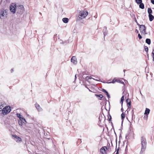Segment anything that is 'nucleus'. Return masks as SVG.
<instances>
[{"label": "nucleus", "mask_w": 154, "mask_h": 154, "mask_svg": "<svg viewBox=\"0 0 154 154\" xmlns=\"http://www.w3.org/2000/svg\"><path fill=\"white\" fill-rule=\"evenodd\" d=\"M134 109L132 110V114H134Z\"/></svg>", "instance_id": "46"}, {"label": "nucleus", "mask_w": 154, "mask_h": 154, "mask_svg": "<svg viewBox=\"0 0 154 154\" xmlns=\"http://www.w3.org/2000/svg\"><path fill=\"white\" fill-rule=\"evenodd\" d=\"M119 147L118 148L117 150H116V154H119Z\"/></svg>", "instance_id": "38"}, {"label": "nucleus", "mask_w": 154, "mask_h": 154, "mask_svg": "<svg viewBox=\"0 0 154 154\" xmlns=\"http://www.w3.org/2000/svg\"><path fill=\"white\" fill-rule=\"evenodd\" d=\"M127 135H126V139H127Z\"/></svg>", "instance_id": "62"}, {"label": "nucleus", "mask_w": 154, "mask_h": 154, "mask_svg": "<svg viewBox=\"0 0 154 154\" xmlns=\"http://www.w3.org/2000/svg\"><path fill=\"white\" fill-rule=\"evenodd\" d=\"M12 136L14 137V140L17 142H20L22 141L20 137L16 135L13 134Z\"/></svg>", "instance_id": "8"}, {"label": "nucleus", "mask_w": 154, "mask_h": 154, "mask_svg": "<svg viewBox=\"0 0 154 154\" xmlns=\"http://www.w3.org/2000/svg\"><path fill=\"white\" fill-rule=\"evenodd\" d=\"M17 14H21L23 13L24 8L23 5H20L18 6L16 9Z\"/></svg>", "instance_id": "6"}, {"label": "nucleus", "mask_w": 154, "mask_h": 154, "mask_svg": "<svg viewBox=\"0 0 154 154\" xmlns=\"http://www.w3.org/2000/svg\"><path fill=\"white\" fill-rule=\"evenodd\" d=\"M103 35H104V38H105V36L107 34V32H106V31H104V30H103Z\"/></svg>", "instance_id": "28"}, {"label": "nucleus", "mask_w": 154, "mask_h": 154, "mask_svg": "<svg viewBox=\"0 0 154 154\" xmlns=\"http://www.w3.org/2000/svg\"><path fill=\"white\" fill-rule=\"evenodd\" d=\"M124 91L123 92V93H124Z\"/></svg>", "instance_id": "64"}, {"label": "nucleus", "mask_w": 154, "mask_h": 154, "mask_svg": "<svg viewBox=\"0 0 154 154\" xmlns=\"http://www.w3.org/2000/svg\"><path fill=\"white\" fill-rule=\"evenodd\" d=\"M95 96L96 97H98V96H99V94H95Z\"/></svg>", "instance_id": "48"}, {"label": "nucleus", "mask_w": 154, "mask_h": 154, "mask_svg": "<svg viewBox=\"0 0 154 154\" xmlns=\"http://www.w3.org/2000/svg\"><path fill=\"white\" fill-rule=\"evenodd\" d=\"M20 120L22 122H23L24 124H25L26 123V122L25 119L24 118H23L21 120Z\"/></svg>", "instance_id": "27"}, {"label": "nucleus", "mask_w": 154, "mask_h": 154, "mask_svg": "<svg viewBox=\"0 0 154 154\" xmlns=\"http://www.w3.org/2000/svg\"><path fill=\"white\" fill-rule=\"evenodd\" d=\"M134 114H132V118L133 117Z\"/></svg>", "instance_id": "58"}, {"label": "nucleus", "mask_w": 154, "mask_h": 154, "mask_svg": "<svg viewBox=\"0 0 154 154\" xmlns=\"http://www.w3.org/2000/svg\"><path fill=\"white\" fill-rule=\"evenodd\" d=\"M16 4L14 3H12L10 6L9 9L10 11L13 14L16 13Z\"/></svg>", "instance_id": "7"}, {"label": "nucleus", "mask_w": 154, "mask_h": 154, "mask_svg": "<svg viewBox=\"0 0 154 154\" xmlns=\"http://www.w3.org/2000/svg\"><path fill=\"white\" fill-rule=\"evenodd\" d=\"M93 79L94 80H95L97 81H99V82H103L102 81H101L100 80H98V79H94V78H93Z\"/></svg>", "instance_id": "40"}, {"label": "nucleus", "mask_w": 154, "mask_h": 154, "mask_svg": "<svg viewBox=\"0 0 154 154\" xmlns=\"http://www.w3.org/2000/svg\"><path fill=\"white\" fill-rule=\"evenodd\" d=\"M78 11L79 14L78 17L80 19L85 18L88 14V12L85 9L83 11L79 10Z\"/></svg>", "instance_id": "2"}, {"label": "nucleus", "mask_w": 154, "mask_h": 154, "mask_svg": "<svg viewBox=\"0 0 154 154\" xmlns=\"http://www.w3.org/2000/svg\"><path fill=\"white\" fill-rule=\"evenodd\" d=\"M140 94L141 95V96H142V97H143V95H142V93H141V91H140Z\"/></svg>", "instance_id": "55"}, {"label": "nucleus", "mask_w": 154, "mask_h": 154, "mask_svg": "<svg viewBox=\"0 0 154 154\" xmlns=\"http://www.w3.org/2000/svg\"><path fill=\"white\" fill-rule=\"evenodd\" d=\"M71 61L74 64H76L77 63V60L76 57L75 56H73L71 59Z\"/></svg>", "instance_id": "9"}, {"label": "nucleus", "mask_w": 154, "mask_h": 154, "mask_svg": "<svg viewBox=\"0 0 154 154\" xmlns=\"http://www.w3.org/2000/svg\"><path fill=\"white\" fill-rule=\"evenodd\" d=\"M135 2L137 3V4H139V3L141 2H142V0H135Z\"/></svg>", "instance_id": "26"}, {"label": "nucleus", "mask_w": 154, "mask_h": 154, "mask_svg": "<svg viewBox=\"0 0 154 154\" xmlns=\"http://www.w3.org/2000/svg\"><path fill=\"white\" fill-rule=\"evenodd\" d=\"M88 89L89 91L91 92V91L90 89H89V88Z\"/></svg>", "instance_id": "59"}, {"label": "nucleus", "mask_w": 154, "mask_h": 154, "mask_svg": "<svg viewBox=\"0 0 154 154\" xmlns=\"http://www.w3.org/2000/svg\"><path fill=\"white\" fill-rule=\"evenodd\" d=\"M76 77H76V75H75V79H76Z\"/></svg>", "instance_id": "54"}, {"label": "nucleus", "mask_w": 154, "mask_h": 154, "mask_svg": "<svg viewBox=\"0 0 154 154\" xmlns=\"http://www.w3.org/2000/svg\"><path fill=\"white\" fill-rule=\"evenodd\" d=\"M146 54H147L148 59L149 60V54H148V53H146Z\"/></svg>", "instance_id": "44"}, {"label": "nucleus", "mask_w": 154, "mask_h": 154, "mask_svg": "<svg viewBox=\"0 0 154 154\" xmlns=\"http://www.w3.org/2000/svg\"><path fill=\"white\" fill-rule=\"evenodd\" d=\"M117 82L118 83H120L122 84L125 85L124 82H123L122 81V80H121L120 79H118V80L117 81Z\"/></svg>", "instance_id": "24"}, {"label": "nucleus", "mask_w": 154, "mask_h": 154, "mask_svg": "<svg viewBox=\"0 0 154 154\" xmlns=\"http://www.w3.org/2000/svg\"><path fill=\"white\" fill-rule=\"evenodd\" d=\"M85 86L86 88H87L88 89V88L86 85H85Z\"/></svg>", "instance_id": "56"}, {"label": "nucleus", "mask_w": 154, "mask_h": 154, "mask_svg": "<svg viewBox=\"0 0 154 154\" xmlns=\"http://www.w3.org/2000/svg\"><path fill=\"white\" fill-rule=\"evenodd\" d=\"M139 7L141 9H144V5L143 3H142V2L139 3Z\"/></svg>", "instance_id": "14"}, {"label": "nucleus", "mask_w": 154, "mask_h": 154, "mask_svg": "<svg viewBox=\"0 0 154 154\" xmlns=\"http://www.w3.org/2000/svg\"><path fill=\"white\" fill-rule=\"evenodd\" d=\"M77 102L79 103L81 102V101L80 100H79L78 101H77Z\"/></svg>", "instance_id": "52"}, {"label": "nucleus", "mask_w": 154, "mask_h": 154, "mask_svg": "<svg viewBox=\"0 0 154 154\" xmlns=\"http://www.w3.org/2000/svg\"><path fill=\"white\" fill-rule=\"evenodd\" d=\"M39 14H41V13L40 12H39Z\"/></svg>", "instance_id": "63"}, {"label": "nucleus", "mask_w": 154, "mask_h": 154, "mask_svg": "<svg viewBox=\"0 0 154 154\" xmlns=\"http://www.w3.org/2000/svg\"><path fill=\"white\" fill-rule=\"evenodd\" d=\"M85 72H83L82 73L83 74V78H84V76H85Z\"/></svg>", "instance_id": "47"}, {"label": "nucleus", "mask_w": 154, "mask_h": 154, "mask_svg": "<svg viewBox=\"0 0 154 154\" xmlns=\"http://www.w3.org/2000/svg\"><path fill=\"white\" fill-rule=\"evenodd\" d=\"M149 20L150 21H152L154 18V17L153 16V15H152V14L149 15Z\"/></svg>", "instance_id": "18"}, {"label": "nucleus", "mask_w": 154, "mask_h": 154, "mask_svg": "<svg viewBox=\"0 0 154 154\" xmlns=\"http://www.w3.org/2000/svg\"><path fill=\"white\" fill-rule=\"evenodd\" d=\"M150 111V110L149 109L146 108L145 110L144 114L146 116H147L149 114Z\"/></svg>", "instance_id": "13"}, {"label": "nucleus", "mask_w": 154, "mask_h": 154, "mask_svg": "<svg viewBox=\"0 0 154 154\" xmlns=\"http://www.w3.org/2000/svg\"><path fill=\"white\" fill-rule=\"evenodd\" d=\"M127 146H126V148H125V152H126V151H127Z\"/></svg>", "instance_id": "53"}, {"label": "nucleus", "mask_w": 154, "mask_h": 154, "mask_svg": "<svg viewBox=\"0 0 154 154\" xmlns=\"http://www.w3.org/2000/svg\"><path fill=\"white\" fill-rule=\"evenodd\" d=\"M124 96L123 95L122 96V97L121 98V101L120 103L122 104V106L123 102L124 101Z\"/></svg>", "instance_id": "23"}, {"label": "nucleus", "mask_w": 154, "mask_h": 154, "mask_svg": "<svg viewBox=\"0 0 154 154\" xmlns=\"http://www.w3.org/2000/svg\"><path fill=\"white\" fill-rule=\"evenodd\" d=\"M121 111H122V112H123V108H122H122H121Z\"/></svg>", "instance_id": "51"}, {"label": "nucleus", "mask_w": 154, "mask_h": 154, "mask_svg": "<svg viewBox=\"0 0 154 154\" xmlns=\"http://www.w3.org/2000/svg\"><path fill=\"white\" fill-rule=\"evenodd\" d=\"M144 47L145 50L146 52V53H148L149 50L147 46H144Z\"/></svg>", "instance_id": "25"}, {"label": "nucleus", "mask_w": 154, "mask_h": 154, "mask_svg": "<svg viewBox=\"0 0 154 154\" xmlns=\"http://www.w3.org/2000/svg\"><path fill=\"white\" fill-rule=\"evenodd\" d=\"M125 69H124L123 70V71L125 72Z\"/></svg>", "instance_id": "61"}, {"label": "nucleus", "mask_w": 154, "mask_h": 154, "mask_svg": "<svg viewBox=\"0 0 154 154\" xmlns=\"http://www.w3.org/2000/svg\"><path fill=\"white\" fill-rule=\"evenodd\" d=\"M146 43L148 45H150L151 44V40L149 38H147L146 39Z\"/></svg>", "instance_id": "20"}, {"label": "nucleus", "mask_w": 154, "mask_h": 154, "mask_svg": "<svg viewBox=\"0 0 154 154\" xmlns=\"http://www.w3.org/2000/svg\"><path fill=\"white\" fill-rule=\"evenodd\" d=\"M101 91L105 93L107 91L105 89L103 88H102Z\"/></svg>", "instance_id": "37"}, {"label": "nucleus", "mask_w": 154, "mask_h": 154, "mask_svg": "<svg viewBox=\"0 0 154 154\" xmlns=\"http://www.w3.org/2000/svg\"><path fill=\"white\" fill-rule=\"evenodd\" d=\"M7 11L2 8L0 10V19H3L5 17L6 18L7 17Z\"/></svg>", "instance_id": "5"}, {"label": "nucleus", "mask_w": 154, "mask_h": 154, "mask_svg": "<svg viewBox=\"0 0 154 154\" xmlns=\"http://www.w3.org/2000/svg\"><path fill=\"white\" fill-rule=\"evenodd\" d=\"M139 26V30L142 35L143 34L144 35L147 34V33L146 32V28L144 25H140Z\"/></svg>", "instance_id": "4"}, {"label": "nucleus", "mask_w": 154, "mask_h": 154, "mask_svg": "<svg viewBox=\"0 0 154 154\" xmlns=\"http://www.w3.org/2000/svg\"><path fill=\"white\" fill-rule=\"evenodd\" d=\"M63 22L65 23H67L69 21V19L66 17L62 19Z\"/></svg>", "instance_id": "17"}, {"label": "nucleus", "mask_w": 154, "mask_h": 154, "mask_svg": "<svg viewBox=\"0 0 154 154\" xmlns=\"http://www.w3.org/2000/svg\"><path fill=\"white\" fill-rule=\"evenodd\" d=\"M111 124L112 126V129L114 131V126H113V123H112V122H111Z\"/></svg>", "instance_id": "39"}, {"label": "nucleus", "mask_w": 154, "mask_h": 154, "mask_svg": "<svg viewBox=\"0 0 154 154\" xmlns=\"http://www.w3.org/2000/svg\"><path fill=\"white\" fill-rule=\"evenodd\" d=\"M126 102L127 103V106L128 107V109H130L131 108V100L130 99L128 98L126 100Z\"/></svg>", "instance_id": "10"}, {"label": "nucleus", "mask_w": 154, "mask_h": 154, "mask_svg": "<svg viewBox=\"0 0 154 154\" xmlns=\"http://www.w3.org/2000/svg\"><path fill=\"white\" fill-rule=\"evenodd\" d=\"M82 142V141H81V139H78V141L77 142V144H78V143H79V144L81 143Z\"/></svg>", "instance_id": "33"}, {"label": "nucleus", "mask_w": 154, "mask_h": 154, "mask_svg": "<svg viewBox=\"0 0 154 154\" xmlns=\"http://www.w3.org/2000/svg\"><path fill=\"white\" fill-rule=\"evenodd\" d=\"M151 3L153 5H154V0H151Z\"/></svg>", "instance_id": "41"}, {"label": "nucleus", "mask_w": 154, "mask_h": 154, "mask_svg": "<svg viewBox=\"0 0 154 154\" xmlns=\"http://www.w3.org/2000/svg\"><path fill=\"white\" fill-rule=\"evenodd\" d=\"M99 96H98L100 98H99V99L100 100H101L102 99V98L103 97V96L102 94H99Z\"/></svg>", "instance_id": "32"}, {"label": "nucleus", "mask_w": 154, "mask_h": 154, "mask_svg": "<svg viewBox=\"0 0 154 154\" xmlns=\"http://www.w3.org/2000/svg\"><path fill=\"white\" fill-rule=\"evenodd\" d=\"M35 105V108L38 111L41 112L42 111V109L38 104L36 103Z\"/></svg>", "instance_id": "11"}, {"label": "nucleus", "mask_w": 154, "mask_h": 154, "mask_svg": "<svg viewBox=\"0 0 154 154\" xmlns=\"http://www.w3.org/2000/svg\"><path fill=\"white\" fill-rule=\"evenodd\" d=\"M152 55H154V49H153L152 52Z\"/></svg>", "instance_id": "43"}, {"label": "nucleus", "mask_w": 154, "mask_h": 154, "mask_svg": "<svg viewBox=\"0 0 154 154\" xmlns=\"http://www.w3.org/2000/svg\"><path fill=\"white\" fill-rule=\"evenodd\" d=\"M131 16H132L134 17V18H136V17H135V15H134V14H131Z\"/></svg>", "instance_id": "42"}, {"label": "nucleus", "mask_w": 154, "mask_h": 154, "mask_svg": "<svg viewBox=\"0 0 154 154\" xmlns=\"http://www.w3.org/2000/svg\"><path fill=\"white\" fill-rule=\"evenodd\" d=\"M108 121L109 122H111V119H112V117L110 115V114L109 112H108Z\"/></svg>", "instance_id": "19"}, {"label": "nucleus", "mask_w": 154, "mask_h": 154, "mask_svg": "<svg viewBox=\"0 0 154 154\" xmlns=\"http://www.w3.org/2000/svg\"><path fill=\"white\" fill-rule=\"evenodd\" d=\"M84 77L86 79V80H88L89 79H91V78L90 77H89L88 76H86V77H85V76H84Z\"/></svg>", "instance_id": "34"}, {"label": "nucleus", "mask_w": 154, "mask_h": 154, "mask_svg": "<svg viewBox=\"0 0 154 154\" xmlns=\"http://www.w3.org/2000/svg\"><path fill=\"white\" fill-rule=\"evenodd\" d=\"M103 117L102 116V114H100V116H99V118H98V119H99V123H100L101 121V120H102L101 119H102V118H103V119H104V118H105V117L104 116L103 113Z\"/></svg>", "instance_id": "12"}, {"label": "nucleus", "mask_w": 154, "mask_h": 154, "mask_svg": "<svg viewBox=\"0 0 154 154\" xmlns=\"http://www.w3.org/2000/svg\"><path fill=\"white\" fill-rule=\"evenodd\" d=\"M138 36L140 39L142 38V37L140 33L138 34Z\"/></svg>", "instance_id": "36"}, {"label": "nucleus", "mask_w": 154, "mask_h": 154, "mask_svg": "<svg viewBox=\"0 0 154 154\" xmlns=\"http://www.w3.org/2000/svg\"><path fill=\"white\" fill-rule=\"evenodd\" d=\"M13 71H14L13 69L12 68L11 69V72H12Z\"/></svg>", "instance_id": "50"}, {"label": "nucleus", "mask_w": 154, "mask_h": 154, "mask_svg": "<svg viewBox=\"0 0 154 154\" xmlns=\"http://www.w3.org/2000/svg\"><path fill=\"white\" fill-rule=\"evenodd\" d=\"M152 10L151 8H148V13L149 14V15L152 14Z\"/></svg>", "instance_id": "22"}, {"label": "nucleus", "mask_w": 154, "mask_h": 154, "mask_svg": "<svg viewBox=\"0 0 154 154\" xmlns=\"http://www.w3.org/2000/svg\"><path fill=\"white\" fill-rule=\"evenodd\" d=\"M11 109L10 106H6L2 109L1 114L3 115H6L9 113L11 111Z\"/></svg>", "instance_id": "3"}, {"label": "nucleus", "mask_w": 154, "mask_h": 154, "mask_svg": "<svg viewBox=\"0 0 154 154\" xmlns=\"http://www.w3.org/2000/svg\"><path fill=\"white\" fill-rule=\"evenodd\" d=\"M135 32L137 33H138L139 32L138 30L137 29H136L135 30Z\"/></svg>", "instance_id": "45"}, {"label": "nucleus", "mask_w": 154, "mask_h": 154, "mask_svg": "<svg viewBox=\"0 0 154 154\" xmlns=\"http://www.w3.org/2000/svg\"><path fill=\"white\" fill-rule=\"evenodd\" d=\"M105 93L107 97V98L109 99V98H110V95L108 93V92L107 91Z\"/></svg>", "instance_id": "29"}, {"label": "nucleus", "mask_w": 154, "mask_h": 154, "mask_svg": "<svg viewBox=\"0 0 154 154\" xmlns=\"http://www.w3.org/2000/svg\"><path fill=\"white\" fill-rule=\"evenodd\" d=\"M23 122H22L20 120L18 121V124H19L21 126H22L23 124Z\"/></svg>", "instance_id": "31"}, {"label": "nucleus", "mask_w": 154, "mask_h": 154, "mask_svg": "<svg viewBox=\"0 0 154 154\" xmlns=\"http://www.w3.org/2000/svg\"><path fill=\"white\" fill-rule=\"evenodd\" d=\"M105 147H106V146L102 147L100 149V152L102 153V154H105L103 151H104V153H105V154H106V150L105 148Z\"/></svg>", "instance_id": "16"}, {"label": "nucleus", "mask_w": 154, "mask_h": 154, "mask_svg": "<svg viewBox=\"0 0 154 154\" xmlns=\"http://www.w3.org/2000/svg\"><path fill=\"white\" fill-rule=\"evenodd\" d=\"M118 80V79L116 78H114L112 81V83H114L115 82H117V81Z\"/></svg>", "instance_id": "30"}, {"label": "nucleus", "mask_w": 154, "mask_h": 154, "mask_svg": "<svg viewBox=\"0 0 154 154\" xmlns=\"http://www.w3.org/2000/svg\"><path fill=\"white\" fill-rule=\"evenodd\" d=\"M107 28L106 26H104L103 27V29L104 30V29H105L106 30V29Z\"/></svg>", "instance_id": "49"}, {"label": "nucleus", "mask_w": 154, "mask_h": 154, "mask_svg": "<svg viewBox=\"0 0 154 154\" xmlns=\"http://www.w3.org/2000/svg\"><path fill=\"white\" fill-rule=\"evenodd\" d=\"M105 148H106V149H107V148L106 146V147H105Z\"/></svg>", "instance_id": "60"}, {"label": "nucleus", "mask_w": 154, "mask_h": 154, "mask_svg": "<svg viewBox=\"0 0 154 154\" xmlns=\"http://www.w3.org/2000/svg\"><path fill=\"white\" fill-rule=\"evenodd\" d=\"M121 119L122 120V125L123 122L124 121V119H125V114L123 112L121 115Z\"/></svg>", "instance_id": "15"}, {"label": "nucleus", "mask_w": 154, "mask_h": 154, "mask_svg": "<svg viewBox=\"0 0 154 154\" xmlns=\"http://www.w3.org/2000/svg\"><path fill=\"white\" fill-rule=\"evenodd\" d=\"M114 133H115V135H116V132H115V131H114Z\"/></svg>", "instance_id": "57"}, {"label": "nucleus", "mask_w": 154, "mask_h": 154, "mask_svg": "<svg viewBox=\"0 0 154 154\" xmlns=\"http://www.w3.org/2000/svg\"><path fill=\"white\" fill-rule=\"evenodd\" d=\"M141 149L140 152V154L143 153L145 151L146 148V140L143 136H142L141 137Z\"/></svg>", "instance_id": "1"}, {"label": "nucleus", "mask_w": 154, "mask_h": 154, "mask_svg": "<svg viewBox=\"0 0 154 154\" xmlns=\"http://www.w3.org/2000/svg\"><path fill=\"white\" fill-rule=\"evenodd\" d=\"M134 20H135V22H136L137 24V25H138L139 26L140 25V24L139 23H138L137 22V21L136 20V18H134Z\"/></svg>", "instance_id": "35"}, {"label": "nucleus", "mask_w": 154, "mask_h": 154, "mask_svg": "<svg viewBox=\"0 0 154 154\" xmlns=\"http://www.w3.org/2000/svg\"><path fill=\"white\" fill-rule=\"evenodd\" d=\"M17 117L20 119V120H21L23 118V116L20 114L17 113Z\"/></svg>", "instance_id": "21"}]
</instances>
